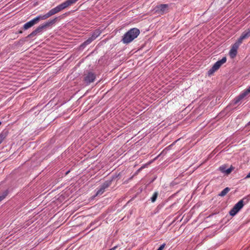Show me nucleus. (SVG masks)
I'll return each instance as SVG.
<instances>
[{
	"label": "nucleus",
	"instance_id": "nucleus-1",
	"mask_svg": "<svg viewBox=\"0 0 250 250\" xmlns=\"http://www.w3.org/2000/svg\"><path fill=\"white\" fill-rule=\"evenodd\" d=\"M139 34L140 30L138 29L131 28L123 36L122 42L125 44L129 43L136 38Z\"/></svg>",
	"mask_w": 250,
	"mask_h": 250
},
{
	"label": "nucleus",
	"instance_id": "nucleus-2",
	"mask_svg": "<svg viewBox=\"0 0 250 250\" xmlns=\"http://www.w3.org/2000/svg\"><path fill=\"white\" fill-rule=\"evenodd\" d=\"M57 20V18H55L53 20L48 21L47 22L44 23V24L40 25L34 31H33L29 35V36L30 37H34L35 36L37 35L38 34H40V33H42V32L43 31V30L44 29H45L47 27H49V26L54 24L56 22Z\"/></svg>",
	"mask_w": 250,
	"mask_h": 250
},
{
	"label": "nucleus",
	"instance_id": "nucleus-3",
	"mask_svg": "<svg viewBox=\"0 0 250 250\" xmlns=\"http://www.w3.org/2000/svg\"><path fill=\"white\" fill-rule=\"evenodd\" d=\"M227 61L226 57H223L221 60L216 62L212 67L208 71V74L209 76L211 75L214 72L217 71L220 66Z\"/></svg>",
	"mask_w": 250,
	"mask_h": 250
},
{
	"label": "nucleus",
	"instance_id": "nucleus-4",
	"mask_svg": "<svg viewBox=\"0 0 250 250\" xmlns=\"http://www.w3.org/2000/svg\"><path fill=\"white\" fill-rule=\"evenodd\" d=\"M245 199H243L240 200L237 203H236L234 206L229 211V214L234 216L239 211L243 208L244 206V200Z\"/></svg>",
	"mask_w": 250,
	"mask_h": 250
},
{
	"label": "nucleus",
	"instance_id": "nucleus-5",
	"mask_svg": "<svg viewBox=\"0 0 250 250\" xmlns=\"http://www.w3.org/2000/svg\"><path fill=\"white\" fill-rule=\"evenodd\" d=\"M40 20H42V18L40 15L36 17V18L30 21H29L25 23L23 25V29L24 30H27L29 29L35 24L37 23Z\"/></svg>",
	"mask_w": 250,
	"mask_h": 250
},
{
	"label": "nucleus",
	"instance_id": "nucleus-6",
	"mask_svg": "<svg viewBox=\"0 0 250 250\" xmlns=\"http://www.w3.org/2000/svg\"><path fill=\"white\" fill-rule=\"evenodd\" d=\"M96 78L95 75L92 72H88L84 75V81L87 84H89L94 82Z\"/></svg>",
	"mask_w": 250,
	"mask_h": 250
},
{
	"label": "nucleus",
	"instance_id": "nucleus-7",
	"mask_svg": "<svg viewBox=\"0 0 250 250\" xmlns=\"http://www.w3.org/2000/svg\"><path fill=\"white\" fill-rule=\"evenodd\" d=\"M250 93V86L245 90L242 93H241L238 97H236L234 100V103L237 104L239 101L244 98L248 94Z\"/></svg>",
	"mask_w": 250,
	"mask_h": 250
},
{
	"label": "nucleus",
	"instance_id": "nucleus-8",
	"mask_svg": "<svg viewBox=\"0 0 250 250\" xmlns=\"http://www.w3.org/2000/svg\"><path fill=\"white\" fill-rule=\"evenodd\" d=\"M110 185V183L105 182L103 184L96 192V196L101 195L105 191V189L107 188Z\"/></svg>",
	"mask_w": 250,
	"mask_h": 250
},
{
	"label": "nucleus",
	"instance_id": "nucleus-9",
	"mask_svg": "<svg viewBox=\"0 0 250 250\" xmlns=\"http://www.w3.org/2000/svg\"><path fill=\"white\" fill-rule=\"evenodd\" d=\"M233 169L234 168L232 167L227 168V166L226 165H222L219 168V170L225 175L229 174L233 170Z\"/></svg>",
	"mask_w": 250,
	"mask_h": 250
},
{
	"label": "nucleus",
	"instance_id": "nucleus-10",
	"mask_svg": "<svg viewBox=\"0 0 250 250\" xmlns=\"http://www.w3.org/2000/svg\"><path fill=\"white\" fill-rule=\"evenodd\" d=\"M238 48L237 44L233 45L229 52L230 58H234L236 56Z\"/></svg>",
	"mask_w": 250,
	"mask_h": 250
},
{
	"label": "nucleus",
	"instance_id": "nucleus-11",
	"mask_svg": "<svg viewBox=\"0 0 250 250\" xmlns=\"http://www.w3.org/2000/svg\"><path fill=\"white\" fill-rule=\"evenodd\" d=\"M99 35L98 34V35H96V33H94L91 37L88 38L86 41H85L82 44V47H84L86 45L90 44L93 40H94Z\"/></svg>",
	"mask_w": 250,
	"mask_h": 250
},
{
	"label": "nucleus",
	"instance_id": "nucleus-12",
	"mask_svg": "<svg viewBox=\"0 0 250 250\" xmlns=\"http://www.w3.org/2000/svg\"><path fill=\"white\" fill-rule=\"evenodd\" d=\"M167 4H161L156 7V11L161 14L164 13L167 10Z\"/></svg>",
	"mask_w": 250,
	"mask_h": 250
},
{
	"label": "nucleus",
	"instance_id": "nucleus-13",
	"mask_svg": "<svg viewBox=\"0 0 250 250\" xmlns=\"http://www.w3.org/2000/svg\"><path fill=\"white\" fill-rule=\"evenodd\" d=\"M241 36L244 39H246V38H248V37H249L250 36V28L248 29V30H245V31H244L242 35H241Z\"/></svg>",
	"mask_w": 250,
	"mask_h": 250
},
{
	"label": "nucleus",
	"instance_id": "nucleus-14",
	"mask_svg": "<svg viewBox=\"0 0 250 250\" xmlns=\"http://www.w3.org/2000/svg\"><path fill=\"white\" fill-rule=\"evenodd\" d=\"M230 190V188H224L219 194L220 196H225Z\"/></svg>",
	"mask_w": 250,
	"mask_h": 250
},
{
	"label": "nucleus",
	"instance_id": "nucleus-15",
	"mask_svg": "<svg viewBox=\"0 0 250 250\" xmlns=\"http://www.w3.org/2000/svg\"><path fill=\"white\" fill-rule=\"evenodd\" d=\"M244 40V39L241 36L240 38L238 39L237 42H235L234 44H237L238 45V47L240 45V44L242 42L243 40Z\"/></svg>",
	"mask_w": 250,
	"mask_h": 250
},
{
	"label": "nucleus",
	"instance_id": "nucleus-16",
	"mask_svg": "<svg viewBox=\"0 0 250 250\" xmlns=\"http://www.w3.org/2000/svg\"><path fill=\"white\" fill-rule=\"evenodd\" d=\"M8 194V191H5L1 196H0V202L5 198Z\"/></svg>",
	"mask_w": 250,
	"mask_h": 250
},
{
	"label": "nucleus",
	"instance_id": "nucleus-17",
	"mask_svg": "<svg viewBox=\"0 0 250 250\" xmlns=\"http://www.w3.org/2000/svg\"><path fill=\"white\" fill-rule=\"evenodd\" d=\"M157 195H158L157 192H156L154 193L153 196L151 198V200L152 202H154L156 201V198L157 197Z\"/></svg>",
	"mask_w": 250,
	"mask_h": 250
},
{
	"label": "nucleus",
	"instance_id": "nucleus-18",
	"mask_svg": "<svg viewBox=\"0 0 250 250\" xmlns=\"http://www.w3.org/2000/svg\"><path fill=\"white\" fill-rule=\"evenodd\" d=\"M6 137V135L3 133H0V144L2 143L3 140Z\"/></svg>",
	"mask_w": 250,
	"mask_h": 250
},
{
	"label": "nucleus",
	"instance_id": "nucleus-19",
	"mask_svg": "<svg viewBox=\"0 0 250 250\" xmlns=\"http://www.w3.org/2000/svg\"><path fill=\"white\" fill-rule=\"evenodd\" d=\"M6 137V135L3 133H0V144L2 143L3 140Z\"/></svg>",
	"mask_w": 250,
	"mask_h": 250
},
{
	"label": "nucleus",
	"instance_id": "nucleus-20",
	"mask_svg": "<svg viewBox=\"0 0 250 250\" xmlns=\"http://www.w3.org/2000/svg\"><path fill=\"white\" fill-rule=\"evenodd\" d=\"M165 244H162L157 250H163L165 247Z\"/></svg>",
	"mask_w": 250,
	"mask_h": 250
},
{
	"label": "nucleus",
	"instance_id": "nucleus-21",
	"mask_svg": "<svg viewBox=\"0 0 250 250\" xmlns=\"http://www.w3.org/2000/svg\"><path fill=\"white\" fill-rule=\"evenodd\" d=\"M250 178V172L248 173V174L245 177V179H248Z\"/></svg>",
	"mask_w": 250,
	"mask_h": 250
},
{
	"label": "nucleus",
	"instance_id": "nucleus-22",
	"mask_svg": "<svg viewBox=\"0 0 250 250\" xmlns=\"http://www.w3.org/2000/svg\"><path fill=\"white\" fill-rule=\"evenodd\" d=\"M250 125V121L247 124V126Z\"/></svg>",
	"mask_w": 250,
	"mask_h": 250
},
{
	"label": "nucleus",
	"instance_id": "nucleus-23",
	"mask_svg": "<svg viewBox=\"0 0 250 250\" xmlns=\"http://www.w3.org/2000/svg\"><path fill=\"white\" fill-rule=\"evenodd\" d=\"M1 124V122H0V125Z\"/></svg>",
	"mask_w": 250,
	"mask_h": 250
}]
</instances>
